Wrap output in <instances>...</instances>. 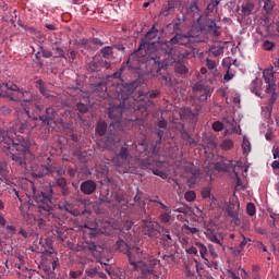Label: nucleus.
Listing matches in <instances>:
<instances>
[{"label": "nucleus", "mask_w": 279, "mask_h": 279, "mask_svg": "<svg viewBox=\"0 0 279 279\" xmlns=\"http://www.w3.org/2000/svg\"><path fill=\"white\" fill-rule=\"evenodd\" d=\"M271 112H274V106L266 105L262 108V113L264 114L265 119H271Z\"/></svg>", "instance_id": "obj_48"}, {"label": "nucleus", "mask_w": 279, "mask_h": 279, "mask_svg": "<svg viewBox=\"0 0 279 279\" xmlns=\"http://www.w3.org/2000/svg\"><path fill=\"white\" fill-rule=\"evenodd\" d=\"M263 78L265 84L268 86L265 93H274V88H276V77L274 76V70H264Z\"/></svg>", "instance_id": "obj_22"}, {"label": "nucleus", "mask_w": 279, "mask_h": 279, "mask_svg": "<svg viewBox=\"0 0 279 279\" xmlns=\"http://www.w3.org/2000/svg\"><path fill=\"white\" fill-rule=\"evenodd\" d=\"M15 268L17 276H25V274H28L29 268H27V258L21 254L15 255Z\"/></svg>", "instance_id": "obj_20"}, {"label": "nucleus", "mask_w": 279, "mask_h": 279, "mask_svg": "<svg viewBox=\"0 0 279 279\" xmlns=\"http://www.w3.org/2000/svg\"><path fill=\"white\" fill-rule=\"evenodd\" d=\"M121 75H134L137 77L135 82H138L141 86V44L137 49L129 56L126 62L122 63L119 72L112 74L113 80H121Z\"/></svg>", "instance_id": "obj_6"}, {"label": "nucleus", "mask_w": 279, "mask_h": 279, "mask_svg": "<svg viewBox=\"0 0 279 279\" xmlns=\"http://www.w3.org/2000/svg\"><path fill=\"white\" fill-rule=\"evenodd\" d=\"M36 88L45 96L49 95V92H47V87H45V82L43 80H38L36 82Z\"/></svg>", "instance_id": "obj_49"}, {"label": "nucleus", "mask_w": 279, "mask_h": 279, "mask_svg": "<svg viewBox=\"0 0 279 279\" xmlns=\"http://www.w3.org/2000/svg\"><path fill=\"white\" fill-rule=\"evenodd\" d=\"M242 239L243 241L235 248V252H238V254H241V252H243V250L245 248V245L252 242V240L250 238H245V235H243Z\"/></svg>", "instance_id": "obj_47"}, {"label": "nucleus", "mask_w": 279, "mask_h": 279, "mask_svg": "<svg viewBox=\"0 0 279 279\" xmlns=\"http://www.w3.org/2000/svg\"><path fill=\"white\" fill-rule=\"evenodd\" d=\"M58 210H64L65 213H70V215H74L73 213V205L69 202L58 204Z\"/></svg>", "instance_id": "obj_39"}, {"label": "nucleus", "mask_w": 279, "mask_h": 279, "mask_svg": "<svg viewBox=\"0 0 279 279\" xmlns=\"http://www.w3.org/2000/svg\"><path fill=\"white\" fill-rule=\"evenodd\" d=\"M8 183V166L5 162H0V185Z\"/></svg>", "instance_id": "obj_32"}, {"label": "nucleus", "mask_w": 279, "mask_h": 279, "mask_svg": "<svg viewBox=\"0 0 279 279\" xmlns=\"http://www.w3.org/2000/svg\"><path fill=\"white\" fill-rule=\"evenodd\" d=\"M138 87V81H133L123 86L116 87L114 99L120 101L113 102L108 108V117L111 119L109 128L112 129L121 121L123 110H141V99L135 98L134 92Z\"/></svg>", "instance_id": "obj_3"}, {"label": "nucleus", "mask_w": 279, "mask_h": 279, "mask_svg": "<svg viewBox=\"0 0 279 279\" xmlns=\"http://www.w3.org/2000/svg\"><path fill=\"white\" fill-rule=\"evenodd\" d=\"M196 90L198 92H202L203 90V94L198 97V99L201 101H208V97H210V95L213 94V92L210 90V88L208 87H204L202 86V84H197L195 86Z\"/></svg>", "instance_id": "obj_31"}, {"label": "nucleus", "mask_w": 279, "mask_h": 279, "mask_svg": "<svg viewBox=\"0 0 279 279\" xmlns=\"http://www.w3.org/2000/svg\"><path fill=\"white\" fill-rule=\"evenodd\" d=\"M66 56V60H69V62H75V60H77V51L75 50L68 49Z\"/></svg>", "instance_id": "obj_53"}, {"label": "nucleus", "mask_w": 279, "mask_h": 279, "mask_svg": "<svg viewBox=\"0 0 279 279\" xmlns=\"http://www.w3.org/2000/svg\"><path fill=\"white\" fill-rule=\"evenodd\" d=\"M207 53L209 58H219V56H223V46L213 45L208 48Z\"/></svg>", "instance_id": "obj_30"}, {"label": "nucleus", "mask_w": 279, "mask_h": 279, "mask_svg": "<svg viewBox=\"0 0 279 279\" xmlns=\"http://www.w3.org/2000/svg\"><path fill=\"white\" fill-rule=\"evenodd\" d=\"M159 234L161 236V241H165V243H168V245L171 243V241H173L171 238V232L167 228H161Z\"/></svg>", "instance_id": "obj_35"}, {"label": "nucleus", "mask_w": 279, "mask_h": 279, "mask_svg": "<svg viewBox=\"0 0 279 279\" xmlns=\"http://www.w3.org/2000/svg\"><path fill=\"white\" fill-rule=\"evenodd\" d=\"M46 259L41 263V268L49 279H56V270L60 269V259L58 253L53 252V247L50 251H46Z\"/></svg>", "instance_id": "obj_9"}, {"label": "nucleus", "mask_w": 279, "mask_h": 279, "mask_svg": "<svg viewBox=\"0 0 279 279\" xmlns=\"http://www.w3.org/2000/svg\"><path fill=\"white\" fill-rule=\"evenodd\" d=\"M239 201L230 202L227 207L228 217L231 218V221L234 223V226H241V218H239Z\"/></svg>", "instance_id": "obj_15"}, {"label": "nucleus", "mask_w": 279, "mask_h": 279, "mask_svg": "<svg viewBox=\"0 0 279 279\" xmlns=\"http://www.w3.org/2000/svg\"><path fill=\"white\" fill-rule=\"evenodd\" d=\"M201 31L191 29L186 34L177 33L169 41L161 44V51L163 52L162 62L165 64H172V62H180L189 58V52L182 53L175 49V45L186 46L190 43H202L199 39Z\"/></svg>", "instance_id": "obj_4"}, {"label": "nucleus", "mask_w": 279, "mask_h": 279, "mask_svg": "<svg viewBox=\"0 0 279 279\" xmlns=\"http://www.w3.org/2000/svg\"><path fill=\"white\" fill-rule=\"evenodd\" d=\"M56 167L52 165H40L37 167L36 171L32 173L33 178H45V175H49V173H54Z\"/></svg>", "instance_id": "obj_24"}, {"label": "nucleus", "mask_w": 279, "mask_h": 279, "mask_svg": "<svg viewBox=\"0 0 279 279\" xmlns=\"http://www.w3.org/2000/svg\"><path fill=\"white\" fill-rule=\"evenodd\" d=\"M100 58H104L105 60H110V58H112V56L114 54V52L112 51V47L110 46H106L100 50Z\"/></svg>", "instance_id": "obj_34"}, {"label": "nucleus", "mask_w": 279, "mask_h": 279, "mask_svg": "<svg viewBox=\"0 0 279 279\" xmlns=\"http://www.w3.org/2000/svg\"><path fill=\"white\" fill-rule=\"evenodd\" d=\"M83 195H93L97 191V183L93 180L83 181L80 185Z\"/></svg>", "instance_id": "obj_25"}, {"label": "nucleus", "mask_w": 279, "mask_h": 279, "mask_svg": "<svg viewBox=\"0 0 279 279\" xmlns=\"http://www.w3.org/2000/svg\"><path fill=\"white\" fill-rule=\"evenodd\" d=\"M160 264V260L142 254V279H158L156 274V266Z\"/></svg>", "instance_id": "obj_10"}, {"label": "nucleus", "mask_w": 279, "mask_h": 279, "mask_svg": "<svg viewBox=\"0 0 279 279\" xmlns=\"http://www.w3.org/2000/svg\"><path fill=\"white\" fill-rule=\"evenodd\" d=\"M99 201L101 204H110V202H112V195H110L109 189H107L106 192L100 193Z\"/></svg>", "instance_id": "obj_41"}, {"label": "nucleus", "mask_w": 279, "mask_h": 279, "mask_svg": "<svg viewBox=\"0 0 279 279\" xmlns=\"http://www.w3.org/2000/svg\"><path fill=\"white\" fill-rule=\"evenodd\" d=\"M239 165H241L240 161L229 160L228 163H218L216 168L220 169L221 171H230V169H232L236 178H239V172H236V167H239Z\"/></svg>", "instance_id": "obj_27"}, {"label": "nucleus", "mask_w": 279, "mask_h": 279, "mask_svg": "<svg viewBox=\"0 0 279 279\" xmlns=\"http://www.w3.org/2000/svg\"><path fill=\"white\" fill-rule=\"evenodd\" d=\"M156 38H158V29L153 26L145 35V38L141 40V62H146V64L154 65L155 69L160 66V62H162V44H160L158 48V44L156 43Z\"/></svg>", "instance_id": "obj_5"}, {"label": "nucleus", "mask_w": 279, "mask_h": 279, "mask_svg": "<svg viewBox=\"0 0 279 279\" xmlns=\"http://www.w3.org/2000/svg\"><path fill=\"white\" fill-rule=\"evenodd\" d=\"M204 234L207 241H210L211 243H215V245H219V247H222V250H225L223 239L226 234H223V232L217 233L215 229H206Z\"/></svg>", "instance_id": "obj_14"}, {"label": "nucleus", "mask_w": 279, "mask_h": 279, "mask_svg": "<svg viewBox=\"0 0 279 279\" xmlns=\"http://www.w3.org/2000/svg\"><path fill=\"white\" fill-rule=\"evenodd\" d=\"M52 234L57 239V241H60L61 243H64L66 241V229L63 227H54L52 229Z\"/></svg>", "instance_id": "obj_29"}, {"label": "nucleus", "mask_w": 279, "mask_h": 279, "mask_svg": "<svg viewBox=\"0 0 279 279\" xmlns=\"http://www.w3.org/2000/svg\"><path fill=\"white\" fill-rule=\"evenodd\" d=\"M211 128L214 132H221V130H223V123L221 121H215Z\"/></svg>", "instance_id": "obj_63"}, {"label": "nucleus", "mask_w": 279, "mask_h": 279, "mask_svg": "<svg viewBox=\"0 0 279 279\" xmlns=\"http://www.w3.org/2000/svg\"><path fill=\"white\" fill-rule=\"evenodd\" d=\"M171 64H175L174 65V69L177 71V73H179L180 75H186V73H189V68H186V65H184V59H181L179 61H174L172 63H169V64H165V61H160V64L159 66H155V65H151V68L149 69V72H154V71H159L160 70V66H169Z\"/></svg>", "instance_id": "obj_13"}, {"label": "nucleus", "mask_w": 279, "mask_h": 279, "mask_svg": "<svg viewBox=\"0 0 279 279\" xmlns=\"http://www.w3.org/2000/svg\"><path fill=\"white\" fill-rule=\"evenodd\" d=\"M24 110L29 119H33V121H38V119L41 117L40 113L43 110H45V106L32 101L28 105V108H24Z\"/></svg>", "instance_id": "obj_18"}, {"label": "nucleus", "mask_w": 279, "mask_h": 279, "mask_svg": "<svg viewBox=\"0 0 279 279\" xmlns=\"http://www.w3.org/2000/svg\"><path fill=\"white\" fill-rule=\"evenodd\" d=\"M39 49L41 51L43 58H53V52H51V50H47L43 46H39Z\"/></svg>", "instance_id": "obj_62"}, {"label": "nucleus", "mask_w": 279, "mask_h": 279, "mask_svg": "<svg viewBox=\"0 0 279 279\" xmlns=\"http://www.w3.org/2000/svg\"><path fill=\"white\" fill-rule=\"evenodd\" d=\"M219 3H220V0H211L209 2V4L207 5V12H215V10H217Z\"/></svg>", "instance_id": "obj_55"}, {"label": "nucleus", "mask_w": 279, "mask_h": 279, "mask_svg": "<svg viewBox=\"0 0 279 279\" xmlns=\"http://www.w3.org/2000/svg\"><path fill=\"white\" fill-rule=\"evenodd\" d=\"M246 213L247 215H250V217H254V215H256V205H254L253 203H248L246 205Z\"/></svg>", "instance_id": "obj_58"}, {"label": "nucleus", "mask_w": 279, "mask_h": 279, "mask_svg": "<svg viewBox=\"0 0 279 279\" xmlns=\"http://www.w3.org/2000/svg\"><path fill=\"white\" fill-rule=\"evenodd\" d=\"M58 186L62 197H69L71 195V187H69V181L66 178H57L52 183L45 186L44 190H33V199L37 206V210L41 217L50 221L51 223H58L60 217L53 213L56 210V204H53V187Z\"/></svg>", "instance_id": "obj_2"}, {"label": "nucleus", "mask_w": 279, "mask_h": 279, "mask_svg": "<svg viewBox=\"0 0 279 279\" xmlns=\"http://www.w3.org/2000/svg\"><path fill=\"white\" fill-rule=\"evenodd\" d=\"M52 51L56 53L54 58H62L63 60H66V54H64V50L58 45V43L52 45Z\"/></svg>", "instance_id": "obj_38"}, {"label": "nucleus", "mask_w": 279, "mask_h": 279, "mask_svg": "<svg viewBox=\"0 0 279 279\" xmlns=\"http://www.w3.org/2000/svg\"><path fill=\"white\" fill-rule=\"evenodd\" d=\"M161 83L171 88L173 86V78H171V75H163L161 76Z\"/></svg>", "instance_id": "obj_56"}, {"label": "nucleus", "mask_w": 279, "mask_h": 279, "mask_svg": "<svg viewBox=\"0 0 279 279\" xmlns=\"http://www.w3.org/2000/svg\"><path fill=\"white\" fill-rule=\"evenodd\" d=\"M195 243H196V255L201 256V258L205 260V265H207V267H210V262H208V258L206 257L208 256V247L202 244V242H195Z\"/></svg>", "instance_id": "obj_26"}, {"label": "nucleus", "mask_w": 279, "mask_h": 279, "mask_svg": "<svg viewBox=\"0 0 279 279\" xmlns=\"http://www.w3.org/2000/svg\"><path fill=\"white\" fill-rule=\"evenodd\" d=\"M181 138H183L185 141V143H187V145H195V143H196L195 138H193L186 130H182Z\"/></svg>", "instance_id": "obj_44"}, {"label": "nucleus", "mask_w": 279, "mask_h": 279, "mask_svg": "<svg viewBox=\"0 0 279 279\" xmlns=\"http://www.w3.org/2000/svg\"><path fill=\"white\" fill-rule=\"evenodd\" d=\"M162 260H165L167 265H173V263H175V255L173 254L162 255Z\"/></svg>", "instance_id": "obj_57"}, {"label": "nucleus", "mask_w": 279, "mask_h": 279, "mask_svg": "<svg viewBox=\"0 0 279 279\" xmlns=\"http://www.w3.org/2000/svg\"><path fill=\"white\" fill-rule=\"evenodd\" d=\"M24 276L25 278L28 277V279H43V277H40V274L36 270H32L29 269L28 272H24Z\"/></svg>", "instance_id": "obj_50"}, {"label": "nucleus", "mask_w": 279, "mask_h": 279, "mask_svg": "<svg viewBox=\"0 0 279 279\" xmlns=\"http://www.w3.org/2000/svg\"><path fill=\"white\" fill-rule=\"evenodd\" d=\"M158 233V222L151 221L150 218L142 220V234L144 236H156Z\"/></svg>", "instance_id": "obj_16"}, {"label": "nucleus", "mask_w": 279, "mask_h": 279, "mask_svg": "<svg viewBox=\"0 0 279 279\" xmlns=\"http://www.w3.org/2000/svg\"><path fill=\"white\" fill-rule=\"evenodd\" d=\"M171 10H173V5H171V3H168L161 9L160 15L169 16V14H171Z\"/></svg>", "instance_id": "obj_54"}, {"label": "nucleus", "mask_w": 279, "mask_h": 279, "mask_svg": "<svg viewBox=\"0 0 279 279\" xmlns=\"http://www.w3.org/2000/svg\"><path fill=\"white\" fill-rule=\"evenodd\" d=\"M110 66H112V63L110 61L99 58H93L86 64L88 73H98V71H101L102 69H110Z\"/></svg>", "instance_id": "obj_11"}, {"label": "nucleus", "mask_w": 279, "mask_h": 279, "mask_svg": "<svg viewBox=\"0 0 279 279\" xmlns=\"http://www.w3.org/2000/svg\"><path fill=\"white\" fill-rule=\"evenodd\" d=\"M156 134H157L159 141L156 142V146L153 148V154L155 156H158V145H160L162 137L165 136V129H157Z\"/></svg>", "instance_id": "obj_37"}, {"label": "nucleus", "mask_w": 279, "mask_h": 279, "mask_svg": "<svg viewBox=\"0 0 279 279\" xmlns=\"http://www.w3.org/2000/svg\"><path fill=\"white\" fill-rule=\"evenodd\" d=\"M108 124L106 122H99L96 126V132L99 136H106Z\"/></svg>", "instance_id": "obj_43"}, {"label": "nucleus", "mask_w": 279, "mask_h": 279, "mask_svg": "<svg viewBox=\"0 0 279 279\" xmlns=\"http://www.w3.org/2000/svg\"><path fill=\"white\" fill-rule=\"evenodd\" d=\"M112 197L118 202V204H121V202L124 199L123 192L121 190L113 191Z\"/></svg>", "instance_id": "obj_52"}, {"label": "nucleus", "mask_w": 279, "mask_h": 279, "mask_svg": "<svg viewBox=\"0 0 279 279\" xmlns=\"http://www.w3.org/2000/svg\"><path fill=\"white\" fill-rule=\"evenodd\" d=\"M56 117H58V112L49 107L46 109L45 114L39 116V121H41L43 125H51L52 123H56Z\"/></svg>", "instance_id": "obj_23"}, {"label": "nucleus", "mask_w": 279, "mask_h": 279, "mask_svg": "<svg viewBox=\"0 0 279 279\" xmlns=\"http://www.w3.org/2000/svg\"><path fill=\"white\" fill-rule=\"evenodd\" d=\"M158 95H160V92L158 90H150V92H147L145 89L141 90V97H146V99H156Z\"/></svg>", "instance_id": "obj_42"}, {"label": "nucleus", "mask_w": 279, "mask_h": 279, "mask_svg": "<svg viewBox=\"0 0 279 279\" xmlns=\"http://www.w3.org/2000/svg\"><path fill=\"white\" fill-rule=\"evenodd\" d=\"M130 150L128 147H122L120 149V153L116 155L113 158L114 165H118V167H123L125 165H130Z\"/></svg>", "instance_id": "obj_19"}, {"label": "nucleus", "mask_w": 279, "mask_h": 279, "mask_svg": "<svg viewBox=\"0 0 279 279\" xmlns=\"http://www.w3.org/2000/svg\"><path fill=\"white\" fill-rule=\"evenodd\" d=\"M85 274H86V276H87L88 278H92V279H94V278H106V274L99 272V271L97 270V268H87V269L85 270Z\"/></svg>", "instance_id": "obj_33"}, {"label": "nucleus", "mask_w": 279, "mask_h": 279, "mask_svg": "<svg viewBox=\"0 0 279 279\" xmlns=\"http://www.w3.org/2000/svg\"><path fill=\"white\" fill-rule=\"evenodd\" d=\"M117 250L122 252V254H126L129 264L131 265L133 271H138V269H141V248L136 246L130 248L125 241L120 240L117 242Z\"/></svg>", "instance_id": "obj_8"}, {"label": "nucleus", "mask_w": 279, "mask_h": 279, "mask_svg": "<svg viewBox=\"0 0 279 279\" xmlns=\"http://www.w3.org/2000/svg\"><path fill=\"white\" fill-rule=\"evenodd\" d=\"M23 99L25 104L32 102V94L27 90H21L19 85L8 82L4 83L0 80V99H10V101H19Z\"/></svg>", "instance_id": "obj_7"}, {"label": "nucleus", "mask_w": 279, "mask_h": 279, "mask_svg": "<svg viewBox=\"0 0 279 279\" xmlns=\"http://www.w3.org/2000/svg\"><path fill=\"white\" fill-rule=\"evenodd\" d=\"M10 130L14 136L5 132H0V147L7 156H10L11 160L15 162L21 169H27V156H32V142L29 138L24 137L20 134H26L29 132V123L27 121L21 122L20 120L12 123Z\"/></svg>", "instance_id": "obj_1"}, {"label": "nucleus", "mask_w": 279, "mask_h": 279, "mask_svg": "<svg viewBox=\"0 0 279 279\" xmlns=\"http://www.w3.org/2000/svg\"><path fill=\"white\" fill-rule=\"evenodd\" d=\"M154 175H158L159 178H162V180H167L169 178V174L167 172L159 170L158 168L153 169Z\"/></svg>", "instance_id": "obj_61"}, {"label": "nucleus", "mask_w": 279, "mask_h": 279, "mask_svg": "<svg viewBox=\"0 0 279 279\" xmlns=\"http://www.w3.org/2000/svg\"><path fill=\"white\" fill-rule=\"evenodd\" d=\"M242 151L244 155L247 156V154H250V151H252V144L250 143V140H247V137H243L242 141Z\"/></svg>", "instance_id": "obj_45"}, {"label": "nucleus", "mask_w": 279, "mask_h": 279, "mask_svg": "<svg viewBox=\"0 0 279 279\" xmlns=\"http://www.w3.org/2000/svg\"><path fill=\"white\" fill-rule=\"evenodd\" d=\"M221 149H223L225 151H228L230 149H232L234 147V142H232V140H225L221 145H220Z\"/></svg>", "instance_id": "obj_51"}, {"label": "nucleus", "mask_w": 279, "mask_h": 279, "mask_svg": "<svg viewBox=\"0 0 279 279\" xmlns=\"http://www.w3.org/2000/svg\"><path fill=\"white\" fill-rule=\"evenodd\" d=\"M76 109L78 110V112H81V114H86V112H88V106L82 102L76 105Z\"/></svg>", "instance_id": "obj_64"}, {"label": "nucleus", "mask_w": 279, "mask_h": 279, "mask_svg": "<svg viewBox=\"0 0 279 279\" xmlns=\"http://www.w3.org/2000/svg\"><path fill=\"white\" fill-rule=\"evenodd\" d=\"M205 62L210 73H213V75H217V62L210 58H207Z\"/></svg>", "instance_id": "obj_40"}, {"label": "nucleus", "mask_w": 279, "mask_h": 279, "mask_svg": "<svg viewBox=\"0 0 279 279\" xmlns=\"http://www.w3.org/2000/svg\"><path fill=\"white\" fill-rule=\"evenodd\" d=\"M262 87H263V81L260 78L256 77L251 83L250 90H251V93H254V95H256V97H263Z\"/></svg>", "instance_id": "obj_28"}, {"label": "nucleus", "mask_w": 279, "mask_h": 279, "mask_svg": "<svg viewBox=\"0 0 279 279\" xmlns=\"http://www.w3.org/2000/svg\"><path fill=\"white\" fill-rule=\"evenodd\" d=\"M157 204H159L161 211L159 215V219L161 223H171L173 221V215L171 214V207L165 205L162 202L158 201Z\"/></svg>", "instance_id": "obj_21"}, {"label": "nucleus", "mask_w": 279, "mask_h": 279, "mask_svg": "<svg viewBox=\"0 0 279 279\" xmlns=\"http://www.w3.org/2000/svg\"><path fill=\"white\" fill-rule=\"evenodd\" d=\"M78 47H83L87 51H97L99 47H104V41L99 38H83L80 40Z\"/></svg>", "instance_id": "obj_17"}, {"label": "nucleus", "mask_w": 279, "mask_h": 279, "mask_svg": "<svg viewBox=\"0 0 279 279\" xmlns=\"http://www.w3.org/2000/svg\"><path fill=\"white\" fill-rule=\"evenodd\" d=\"M184 197L186 202H195L197 194H195V191H189L184 194Z\"/></svg>", "instance_id": "obj_59"}, {"label": "nucleus", "mask_w": 279, "mask_h": 279, "mask_svg": "<svg viewBox=\"0 0 279 279\" xmlns=\"http://www.w3.org/2000/svg\"><path fill=\"white\" fill-rule=\"evenodd\" d=\"M154 175H158L159 178H162V180H167L169 178V174L167 172L159 170L158 168L153 169Z\"/></svg>", "instance_id": "obj_60"}, {"label": "nucleus", "mask_w": 279, "mask_h": 279, "mask_svg": "<svg viewBox=\"0 0 279 279\" xmlns=\"http://www.w3.org/2000/svg\"><path fill=\"white\" fill-rule=\"evenodd\" d=\"M208 29H209V34H213V36H215L216 38L218 36H220L219 29H217V23L215 22V20H213L210 22L209 25H207Z\"/></svg>", "instance_id": "obj_46"}, {"label": "nucleus", "mask_w": 279, "mask_h": 279, "mask_svg": "<svg viewBox=\"0 0 279 279\" xmlns=\"http://www.w3.org/2000/svg\"><path fill=\"white\" fill-rule=\"evenodd\" d=\"M238 15L241 19H247V16H252V14H256V1L254 0H246L244 1L241 7L236 9Z\"/></svg>", "instance_id": "obj_12"}, {"label": "nucleus", "mask_w": 279, "mask_h": 279, "mask_svg": "<svg viewBox=\"0 0 279 279\" xmlns=\"http://www.w3.org/2000/svg\"><path fill=\"white\" fill-rule=\"evenodd\" d=\"M274 8H276V0H265L263 10L266 14H271L274 12Z\"/></svg>", "instance_id": "obj_36"}]
</instances>
